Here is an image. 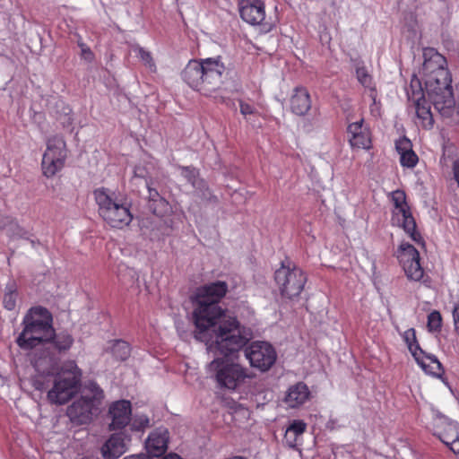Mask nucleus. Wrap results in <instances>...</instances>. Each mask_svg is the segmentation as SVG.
<instances>
[{"label":"nucleus","mask_w":459,"mask_h":459,"mask_svg":"<svg viewBox=\"0 0 459 459\" xmlns=\"http://www.w3.org/2000/svg\"><path fill=\"white\" fill-rule=\"evenodd\" d=\"M181 174L193 184L195 183V179L198 175V172L194 168H183L181 169Z\"/></svg>","instance_id":"obj_36"},{"label":"nucleus","mask_w":459,"mask_h":459,"mask_svg":"<svg viewBox=\"0 0 459 459\" xmlns=\"http://www.w3.org/2000/svg\"><path fill=\"white\" fill-rule=\"evenodd\" d=\"M18 297V286L15 281H9L5 288L3 298L4 307L9 310L13 311L16 307V301Z\"/></svg>","instance_id":"obj_28"},{"label":"nucleus","mask_w":459,"mask_h":459,"mask_svg":"<svg viewBox=\"0 0 459 459\" xmlns=\"http://www.w3.org/2000/svg\"><path fill=\"white\" fill-rule=\"evenodd\" d=\"M245 357L252 368L266 372L274 365L277 353L271 343L255 341L245 349Z\"/></svg>","instance_id":"obj_14"},{"label":"nucleus","mask_w":459,"mask_h":459,"mask_svg":"<svg viewBox=\"0 0 459 459\" xmlns=\"http://www.w3.org/2000/svg\"><path fill=\"white\" fill-rule=\"evenodd\" d=\"M395 148L400 156V163L403 168L412 169L417 165L419 158L412 150L411 142L408 138H399L395 142Z\"/></svg>","instance_id":"obj_25"},{"label":"nucleus","mask_w":459,"mask_h":459,"mask_svg":"<svg viewBox=\"0 0 459 459\" xmlns=\"http://www.w3.org/2000/svg\"><path fill=\"white\" fill-rule=\"evenodd\" d=\"M240 113L247 121L252 120V117L257 114L256 109L249 103L241 101L239 104Z\"/></svg>","instance_id":"obj_34"},{"label":"nucleus","mask_w":459,"mask_h":459,"mask_svg":"<svg viewBox=\"0 0 459 459\" xmlns=\"http://www.w3.org/2000/svg\"><path fill=\"white\" fill-rule=\"evenodd\" d=\"M155 192H157L155 189L149 188V195L151 198V204L153 203V199H157V196L155 195Z\"/></svg>","instance_id":"obj_43"},{"label":"nucleus","mask_w":459,"mask_h":459,"mask_svg":"<svg viewBox=\"0 0 459 459\" xmlns=\"http://www.w3.org/2000/svg\"><path fill=\"white\" fill-rule=\"evenodd\" d=\"M274 280L281 299L285 301H295L304 290L307 276L296 266L282 264L276 270Z\"/></svg>","instance_id":"obj_8"},{"label":"nucleus","mask_w":459,"mask_h":459,"mask_svg":"<svg viewBox=\"0 0 459 459\" xmlns=\"http://www.w3.org/2000/svg\"><path fill=\"white\" fill-rule=\"evenodd\" d=\"M124 459H153V458H152L151 456H149L147 455L141 454V455H128V456L125 457Z\"/></svg>","instance_id":"obj_42"},{"label":"nucleus","mask_w":459,"mask_h":459,"mask_svg":"<svg viewBox=\"0 0 459 459\" xmlns=\"http://www.w3.org/2000/svg\"><path fill=\"white\" fill-rule=\"evenodd\" d=\"M184 81L193 89L200 91L204 95L205 86L204 81L203 68L200 61H190L182 74Z\"/></svg>","instance_id":"obj_20"},{"label":"nucleus","mask_w":459,"mask_h":459,"mask_svg":"<svg viewBox=\"0 0 459 459\" xmlns=\"http://www.w3.org/2000/svg\"><path fill=\"white\" fill-rule=\"evenodd\" d=\"M104 398V392L93 381H89L82 388V395L68 406L66 414L70 420L82 425L90 423L97 414Z\"/></svg>","instance_id":"obj_7"},{"label":"nucleus","mask_w":459,"mask_h":459,"mask_svg":"<svg viewBox=\"0 0 459 459\" xmlns=\"http://www.w3.org/2000/svg\"><path fill=\"white\" fill-rule=\"evenodd\" d=\"M149 419L147 417L140 418L138 420H134L133 422V429L135 430H142L144 428L148 427Z\"/></svg>","instance_id":"obj_39"},{"label":"nucleus","mask_w":459,"mask_h":459,"mask_svg":"<svg viewBox=\"0 0 459 459\" xmlns=\"http://www.w3.org/2000/svg\"><path fill=\"white\" fill-rule=\"evenodd\" d=\"M239 12L241 18L252 25L260 24L265 18L264 4L260 0H243Z\"/></svg>","instance_id":"obj_19"},{"label":"nucleus","mask_w":459,"mask_h":459,"mask_svg":"<svg viewBox=\"0 0 459 459\" xmlns=\"http://www.w3.org/2000/svg\"><path fill=\"white\" fill-rule=\"evenodd\" d=\"M443 317H428L427 327L431 333H438L442 327Z\"/></svg>","instance_id":"obj_35"},{"label":"nucleus","mask_w":459,"mask_h":459,"mask_svg":"<svg viewBox=\"0 0 459 459\" xmlns=\"http://www.w3.org/2000/svg\"><path fill=\"white\" fill-rule=\"evenodd\" d=\"M429 316H440L439 312L437 310H433L429 313Z\"/></svg>","instance_id":"obj_46"},{"label":"nucleus","mask_w":459,"mask_h":459,"mask_svg":"<svg viewBox=\"0 0 459 459\" xmlns=\"http://www.w3.org/2000/svg\"><path fill=\"white\" fill-rule=\"evenodd\" d=\"M138 57L148 66L151 70H155V65L151 54L142 48L136 49Z\"/></svg>","instance_id":"obj_33"},{"label":"nucleus","mask_w":459,"mask_h":459,"mask_svg":"<svg viewBox=\"0 0 459 459\" xmlns=\"http://www.w3.org/2000/svg\"><path fill=\"white\" fill-rule=\"evenodd\" d=\"M94 198L100 216L110 227L123 229L130 224L133 215L129 207L114 192L98 188L94 191Z\"/></svg>","instance_id":"obj_3"},{"label":"nucleus","mask_w":459,"mask_h":459,"mask_svg":"<svg viewBox=\"0 0 459 459\" xmlns=\"http://www.w3.org/2000/svg\"><path fill=\"white\" fill-rule=\"evenodd\" d=\"M103 456L106 459L118 458L126 452L125 439L120 433L110 436L101 448Z\"/></svg>","instance_id":"obj_27"},{"label":"nucleus","mask_w":459,"mask_h":459,"mask_svg":"<svg viewBox=\"0 0 459 459\" xmlns=\"http://www.w3.org/2000/svg\"><path fill=\"white\" fill-rule=\"evenodd\" d=\"M204 95L217 98L221 90L222 79L228 74V69L221 56L202 59Z\"/></svg>","instance_id":"obj_12"},{"label":"nucleus","mask_w":459,"mask_h":459,"mask_svg":"<svg viewBox=\"0 0 459 459\" xmlns=\"http://www.w3.org/2000/svg\"><path fill=\"white\" fill-rule=\"evenodd\" d=\"M82 53L85 56V58H87V59H91V58L92 54H91V52L90 51L89 48H82Z\"/></svg>","instance_id":"obj_44"},{"label":"nucleus","mask_w":459,"mask_h":459,"mask_svg":"<svg viewBox=\"0 0 459 459\" xmlns=\"http://www.w3.org/2000/svg\"><path fill=\"white\" fill-rule=\"evenodd\" d=\"M454 318H455V323L458 324L459 323V317H454Z\"/></svg>","instance_id":"obj_47"},{"label":"nucleus","mask_w":459,"mask_h":459,"mask_svg":"<svg viewBox=\"0 0 459 459\" xmlns=\"http://www.w3.org/2000/svg\"><path fill=\"white\" fill-rule=\"evenodd\" d=\"M409 98L411 99L415 105L416 115L420 126L425 128L431 127L433 125V117L424 94L420 91H413Z\"/></svg>","instance_id":"obj_21"},{"label":"nucleus","mask_w":459,"mask_h":459,"mask_svg":"<svg viewBox=\"0 0 459 459\" xmlns=\"http://www.w3.org/2000/svg\"><path fill=\"white\" fill-rule=\"evenodd\" d=\"M453 316H459V302L454 307Z\"/></svg>","instance_id":"obj_45"},{"label":"nucleus","mask_w":459,"mask_h":459,"mask_svg":"<svg viewBox=\"0 0 459 459\" xmlns=\"http://www.w3.org/2000/svg\"><path fill=\"white\" fill-rule=\"evenodd\" d=\"M290 108L297 116L306 115L311 108V100L308 91L304 88H296L290 98Z\"/></svg>","instance_id":"obj_24"},{"label":"nucleus","mask_w":459,"mask_h":459,"mask_svg":"<svg viewBox=\"0 0 459 459\" xmlns=\"http://www.w3.org/2000/svg\"><path fill=\"white\" fill-rule=\"evenodd\" d=\"M112 354L119 360H126L130 355L129 344L122 340H115L111 348Z\"/></svg>","instance_id":"obj_29"},{"label":"nucleus","mask_w":459,"mask_h":459,"mask_svg":"<svg viewBox=\"0 0 459 459\" xmlns=\"http://www.w3.org/2000/svg\"><path fill=\"white\" fill-rule=\"evenodd\" d=\"M397 258L409 280L418 281L422 279L424 271L420 264V254L413 246L401 243Z\"/></svg>","instance_id":"obj_15"},{"label":"nucleus","mask_w":459,"mask_h":459,"mask_svg":"<svg viewBox=\"0 0 459 459\" xmlns=\"http://www.w3.org/2000/svg\"><path fill=\"white\" fill-rule=\"evenodd\" d=\"M133 173L134 178H145L148 171L145 166L139 164L134 166Z\"/></svg>","instance_id":"obj_37"},{"label":"nucleus","mask_w":459,"mask_h":459,"mask_svg":"<svg viewBox=\"0 0 459 459\" xmlns=\"http://www.w3.org/2000/svg\"><path fill=\"white\" fill-rule=\"evenodd\" d=\"M74 342L73 335L67 331L56 333L53 328L41 355L34 360L35 369L38 372L42 370L46 377L53 375L55 368L60 362L61 358L72 348Z\"/></svg>","instance_id":"obj_5"},{"label":"nucleus","mask_w":459,"mask_h":459,"mask_svg":"<svg viewBox=\"0 0 459 459\" xmlns=\"http://www.w3.org/2000/svg\"><path fill=\"white\" fill-rule=\"evenodd\" d=\"M228 291L229 285L224 281H215L196 288L190 298L193 316H223L219 304Z\"/></svg>","instance_id":"obj_4"},{"label":"nucleus","mask_w":459,"mask_h":459,"mask_svg":"<svg viewBox=\"0 0 459 459\" xmlns=\"http://www.w3.org/2000/svg\"><path fill=\"white\" fill-rule=\"evenodd\" d=\"M67 158V147L65 139L60 135L49 136L46 141V149L41 160L42 174L51 178L65 167Z\"/></svg>","instance_id":"obj_10"},{"label":"nucleus","mask_w":459,"mask_h":459,"mask_svg":"<svg viewBox=\"0 0 459 459\" xmlns=\"http://www.w3.org/2000/svg\"><path fill=\"white\" fill-rule=\"evenodd\" d=\"M169 432L165 428H158L152 431L145 442L149 456L154 459L162 455L168 448Z\"/></svg>","instance_id":"obj_18"},{"label":"nucleus","mask_w":459,"mask_h":459,"mask_svg":"<svg viewBox=\"0 0 459 459\" xmlns=\"http://www.w3.org/2000/svg\"><path fill=\"white\" fill-rule=\"evenodd\" d=\"M391 200L394 205L391 218L392 224L402 228L416 243L423 245L422 238L416 230V223L406 203L404 192L401 190L392 192Z\"/></svg>","instance_id":"obj_11"},{"label":"nucleus","mask_w":459,"mask_h":459,"mask_svg":"<svg viewBox=\"0 0 459 459\" xmlns=\"http://www.w3.org/2000/svg\"><path fill=\"white\" fill-rule=\"evenodd\" d=\"M453 172H454V178H455V179L458 185V187H459V159L454 162Z\"/></svg>","instance_id":"obj_41"},{"label":"nucleus","mask_w":459,"mask_h":459,"mask_svg":"<svg viewBox=\"0 0 459 459\" xmlns=\"http://www.w3.org/2000/svg\"><path fill=\"white\" fill-rule=\"evenodd\" d=\"M195 326L194 336L207 349L221 354L206 366L207 373L217 386L230 392L238 391L255 377L238 361V352L253 338V330L237 317H187Z\"/></svg>","instance_id":"obj_1"},{"label":"nucleus","mask_w":459,"mask_h":459,"mask_svg":"<svg viewBox=\"0 0 459 459\" xmlns=\"http://www.w3.org/2000/svg\"><path fill=\"white\" fill-rule=\"evenodd\" d=\"M155 195L157 199H153V203L151 204L153 212L158 216L169 214L171 212L169 204L163 197L160 196L158 192H155Z\"/></svg>","instance_id":"obj_30"},{"label":"nucleus","mask_w":459,"mask_h":459,"mask_svg":"<svg viewBox=\"0 0 459 459\" xmlns=\"http://www.w3.org/2000/svg\"><path fill=\"white\" fill-rule=\"evenodd\" d=\"M434 435L451 451L459 455V423L446 418H438L434 424Z\"/></svg>","instance_id":"obj_16"},{"label":"nucleus","mask_w":459,"mask_h":459,"mask_svg":"<svg viewBox=\"0 0 459 459\" xmlns=\"http://www.w3.org/2000/svg\"><path fill=\"white\" fill-rule=\"evenodd\" d=\"M310 392L306 384L299 382L288 389L284 402L290 408H298L303 405L309 398Z\"/></svg>","instance_id":"obj_26"},{"label":"nucleus","mask_w":459,"mask_h":459,"mask_svg":"<svg viewBox=\"0 0 459 459\" xmlns=\"http://www.w3.org/2000/svg\"><path fill=\"white\" fill-rule=\"evenodd\" d=\"M4 231L12 239L24 238L26 231L16 222H11L4 228Z\"/></svg>","instance_id":"obj_31"},{"label":"nucleus","mask_w":459,"mask_h":459,"mask_svg":"<svg viewBox=\"0 0 459 459\" xmlns=\"http://www.w3.org/2000/svg\"><path fill=\"white\" fill-rule=\"evenodd\" d=\"M410 352L420 367L428 374L440 376L443 373L441 363L434 355L426 354L420 348L414 328H409L402 334Z\"/></svg>","instance_id":"obj_13"},{"label":"nucleus","mask_w":459,"mask_h":459,"mask_svg":"<svg viewBox=\"0 0 459 459\" xmlns=\"http://www.w3.org/2000/svg\"><path fill=\"white\" fill-rule=\"evenodd\" d=\"M24 328L17 338V344L24 350L33 349L40 344L43 348L53 330V317L35 319L24 317Z\"/></svg>","instance_id":"obj_9"},{"label":"nucleus","mask_w":459,"mask_h":459,"mask_svg":"<svg viewBox=\"0 0 459 459\" xmlns=\"http://www.w3.org/2000/svg\"><path fill=\"white\" fill-rule=\"evenodd\" d=\"M49 312L41 306H34L30 308L27 316H47Z\"/></svg>","instance_id":"obj_38"},{"label":"nucleus","mask_w":459,"mask_h":459,"mask_svg":"<svg viewBox=\"0 0 459 459\" xmlns=\"http://www.w3.org/2000/svg\"><path fill=\"white\" fill-rule=\"evenodd\" d=\"M349 141L353 147L368 149L370 146V135L363 126V120L351 123L348 126Z\"/></svg>","instance_id":"obj_23"},{"label":"nucleus","mask_w":459,"mask_h":459,"mask_svg":"<svg viewBox=\"0 0 459 459\" xmlns=\"http://www.w3.org/2000/svg\"><path fill=\"white\" fill-rule=\"evenodd\" d=\"M307 430V424L301 420H294L286 429L283 442L293 449H298L303 443V434Z\"/></svg>","instance_id":"obj_22"},{"label":"nucleus","mask_w":459,"mask_h":459,"mask_svg":"<svg viewBox=\"0 0 459 459\" xmlns=\"http://www.w3.org/2000/svg\"><path fill=\"white\" fill-rule=\"evenodd\" d=\"M82 370L74 360L63 364L53 380V387L48 392L51 404H65L77 393L81 385Z\"/></svg>","instance_id":"obj_6"},{"label":"nucleus","mask_w":459,"mask_h":459,"mask_svg":"<svg viewBox=\"0 0 459 459\" xmlns=\"http://www.w3.org/2000/svg\"><path fill=\"white\" fill-rule=\"evenodd\" d=\"M44 376H39L35 377L33 385L36 389L43 391L48 387V385L45 384V382L41 379Z\"/></svg>","instance_id":"obj_40"},{"label":"nucleus","mask_w":459,"mask_h":459,"mask_svg":"<svg viewBox=\"0 0 459 459\" xmlns=\"http://www.w3.org/2000/svg\"><path fill=\"white\" fill-rule=\"evenodd\" d=\"M356 76L358 81L366 88H372V77L365 67H357Z\"/></svg>","instance_id":"obj_32"},{"label":"nucleus","mask_w":459,"mask_h":459,"mask_svg":"<svg viewBox=\"0 0 459 459\" xmlns=\"http://www.w3.org/2000/svg\"><path fill=\"white\" fill-rule=\"evenodd\" d=\"M423 56L420 76L426 93L440 115L450 117L455 113V102L446 60L433 48L425 49Z\"/></svg>","instance_id":"obj_2"},{"label":"nucleus","mask_w":459,"mask_h":459,"mask_svg":"<svg viewBox=\"0 0 459 459\" xmlns=\"http://www.w3.org/2000/svg\"><path fill=\"white\" fill-rule=\"evenodd\" d=\"M108 416L111 419L109 429L111 430L122 429L131 420L132 406L127 400L113 402L108 408Z\"/></svg>","instance_id":"obj_17"}]
</instances>
